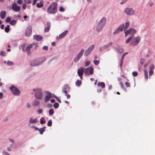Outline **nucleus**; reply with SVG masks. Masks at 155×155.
<instances>
[{"label": "nucleus", "instance_id": "f257e3e1", "mask_svg": "<svg viewBox=\"0 0 155 155\" xmlns=\"http://www.w3.org/2000/svg\"><path fill=\"white\" fill-rule=\"evenodd\" d=\"M58 4L57 2H53L47 9V12L50 14H54L57 12Z\"/></svg>", "mask_w": 155, "mask_h": 155}, {"label": "nucleus", "instance_id": "f03ea898", "mask_svg": "<svg viewBox=\"0 0 155 155\" xmlns=\"http://www.w3.org/2000/svg\"><path fill=\"white\" fill-rule=\"evenodd\" d=\"M106 22V19L105 17H103L99 22L97 27L96 30L99 32L102 29Z\"/></svg>", "mask_w": 155, "mask_h": 155}, {"label": "nucleus", "instance_id": "7ed1b4c3", "mask_svg": "<svg viewBox=\"0 0 155 155\" xmlns=\"http://www.w3.org/2000/svg\"><path fill=\"white\" fill-rule=\"evenodd\" d=\"M33 91L35 92V96L36 98L40 100L42 99L43 95L41 89H33Z\"/></svg>", "mask_w": 155, "mask_h": 155}, {"label": "nucleus", "instance_id": "20e7f679", "mask_svg": "<svg viewBox=\"0 0 155 155\" xmlns=\"http://www.w3.org/2000/svg\"><path fill=\"white\" fill-rule=\"evenodd\" d=\"M130 23L129 22H127L125 24V25H120L117 29L114 32V34H116L119 31H125V30L129 26Z\"/></svg>", "mask_w": 155, "mask_h": 155}, {"label": "nucleus", "instance_id": "39448f33", "mask_svg": "<svg viewBox=\"0 0 155 155\" xmlns=\"http://www.w3.org/2000/svg\"><path fill=\"white\" fill-rule=\"evenodd\" d=\"M141 38L140 36H138L134 38L130 43V44L132 46L137 45L140 42Z\"/></svg>", "mask_w": 155, "mask_h": 155}, {"label": "nucleus", "instance_id": "423d86ee", "mask_svg": "<svg viewBox=\"0 0 155 155\" xmlns=\"http://www.w3.org/2000/svg\"><path fill=\"white\" fill-rule=\"evenodd\" d=\"M12 93L16 95H18L20 94V92L18 88L14 86H12L10 88Z\"/></svg>", "mask_w": 155, "mask_h": 155}, {"label": "nucleus", "instance_id": "0eeeda50", "mask_svg": "<svg viewBox=\"0 0 155 155\" xmlns=\"http://www.w3.org/2000/svg\"><path fill=\"white\" fill-rule=\"evenodd\" d=\"M94 73V69L92 67L87 68L84 70V74L85 75H89L93 74Z\"/></svg>", "mask_w": 155, "mask_h": 155}, {"label": "nucleus", "instance_id": "6e6552de", "mask_svg": "<svg viewBox=\"0 0 155 155\" xmlns=\"http://www.w3.org/2000/svg\"><path fill=\"white\" fill-rule=\"evenodd\" d=\"M12 9L14 11L18 12L20 11L21 8L16 3H13L12 5Z\"/></svg>", "mask_w": 155, "mask_h": 155}, {"label": "nucleus", "instance_id": "1a4fd4ad", "mask_svg": "<svg viewBox=\"0 0 155 155\" xmlns=\"http://www.w3.org/2000/svg\"><path fill=\"white\" fill-rule=\"evenodd\" d=\"M125 12L127 15H132L134 14V11L131 8H127L125 9Z\"/></svg>", "mask_w": 155, "mask_h": 155}, {"label": "nucleus", "instance_id": "9d476101", "mask_svg": "<svg viewBox=\"0 0 155 155\" xmlns=\"http://www.w3.org/2000/svg\"><path fill=\"white\" fill-rule=\"evenodd\" d=\"M136 30L134 28H130L129 30L126 31L125 32V36H126L128 34L134 35L136 33Z\"/></svg>", "mask_w": 155, "mask_h": 155}, {"label": "nucleus", "instance_id": "9b49d317", "mask_svg": "<svg viewBox=\"0 0 155 155\" xmlns=\"http://www.w3.org/2000/svg\"><path fill=\"white\" fill-rule=\"evenodd\" d=\"M32 28L31 26H29L26 29V35L27 37L30 36L32 33Z\"/></svg>", "mask_w": 155, "mask_h": 155}, {"label": "nucleus", "instance_id": "f8f14e48", "mask_svg": "<svg viewBox=\"0 0 155 155\" xmlns=\"http://www.w3.org/2000/svg\"><path fill=\"white\" fill-rule=\"evenodd\" d=\"M84 69L83 68H81L78 70V76L80 77V78L82 79V75L84 72Z\"/></svg>", "mask_w": 155, "mask_h": 155}, {"label": "nucleus", "instance_id": "ddd939ff", "mask_svg": "<svg viewBox=\"0 0 155 155\" xmlns=\"http://www.w3.org/2000/svg\"><path fill=\"white\" fill-rule=\"evenodd\" d=\"M154 68V66L153 64H152L149 66L150 70L149 72V76H151L153 73V70Z\"/></svg>", "mask_w": 155, "mask_h": 155}, {"label": "nucleus", "instance_id": "4468645a", "mask_svg": "<svg viewBox=\"0 0 155 155\" xmlns=\"http://www.w3.org/2000/svg\"><path fill=\"white\" fill-rule=\"evenodd\" d=\"M68 32V31L67 30L64 31L60 34L57 37V38L58 39H61L62 38L65 36V35L67 34Z\"/></svg>", "mask_w": 155, "mask_h": 155}, {"label": "nucleus", "instance_id": "2eb2a0df", "mask_svg": "<svg viewBox=\"0 0 155 155\" xmlns=\"http://www.w3.org/2000/svg\"><path fill=\"white\" fill-rule=\"evenodd\" d=\"M46 25H47V27L45 28L44 31L45 32H48L50 30L51 27V23L50 22L48 21L46 22Z\"/></svg>", "mask_w": 155, "mask_h": 155}, {"label": "nucleus", "instance_id": "dca6fc26", "mask_svg": "<svg viewBox=\"0 0 155 155\" xmlns=\"http://www.w3.org/2000/svg\"><path fill=\"white\" fill-rule=\"evenodd\" d=\"M51 97V93L49 92H48L45 97V102H46L48 101Z\"/></svg>", "mask_w": 155, "mask_h": 155}, {"label": "nucleus", "instance_id": "f3484780", "mask_svg": "<svg viewBox=\"0 0 155 155\" xmlns=\"http://www.w3.org/2000/svg\"><path fill=\"white\" fill-rule=\"evenodd\" d=\"M40 64V63L38 62V60H35L32 61L31 64V66H38Z\"/></svg>", "mask_w": 155, "mask_h": 155}, {"label": "nucleus", "instance_id": "a211bd4d", "mask_svg": "<svg viewBox=\"0 0 155 155\" xmlns=\"http://www.w3.org/2000/svg\"><path fill=\"white\" fill-rule=\"evenodd\" d=\"M32 48V45H31V44L29 45L26 48V50L27 51V54L29 55L30 54H31V52L30 51V50L31 48Z\"/></svg>", "mask_w": 155, "mask_h": 155}, {"label": "nucleus", "instance_id": "6ab92c4d", "mask_svg": "<svg viewBox=\"0 0 155 155\" xmlns=\"http://www.w3.org/2000/svg\"><path fill=\"white\" fill-rule=\"evenodd\" d=\"M6 13L5 11H2L0 14L1 18L2 19H4L6 16Z\"/></svg>", "mask_w": 155, "mask_h": 155}, {"label": "nucleus", "instance_id": "aec40b11", "mask_svg": "<svg viewBox=\"0 0 155 155\" xmlns=\"http://www.w3.org/2000/svg\"><path fill=\"white\" fill-rule=\"evenodd\" d=\"M33 38L38 41H40L42 39V37L39 35H35L33 36Z\"/></svg>", "mask_w": 155, "mask_h": 155}, {"label": "nucleus", "instance_id": "412c9836", "mask_svg": "<svg viewBox=\"0 0 155 155\" xmlns=\"http://www.w3.org/2000/svg\"><path fill=\"white\" fill-rule=\"evenodd\" d=\"M43 5V2L42 1H41L40 2H38L36 4V6L38 8H40Z\"/></svg>", "mask_w": 155, "mask_h": 155}, {"label": "nucleus", "instance_id": "4be33fe9", "mask_svg": "<svg viewBox=\"0 0 155 155\" xmlns=\"http://www.w3.org/2000/svg\"><path fill=\"white\" fill-rule=\"evenodd\" d=\"M97 85L98 86L101 87L102 88H104L105 87V84L103 82H99Z\"/></svg>", "mask_w": 155, "mask_h": 155}, {"label": "nucleus", "instance_id": "5701e85b", "mask_svg": "<svg viewBox=\"0 0 155 155\" xmlns=\"http://www.w3.org/2000/svg\"><path fill=\"white\" fill-rule=\"evenodd\" d=\"M46 128V127H44L39 129V131L41 134H43V132L45 131Z\"/></svg>", "mask_w": 155, "mask_h": 155}, {"label": "nucleus", "instance_id": "b1692460", "mask_svg": "<svg viewBox=\"0 0 155 155\" xmlns=\"http://www.w3.org/2000/svg\"><path fill=\"white\" fill-rule=\"evenodd\" d=\"M63 91H70L69 86L68 85H65L64 86L63 88Z\"/></svg>", "mask_w": 155, "mask_h": 155}, {"label": "nucleus", "instance_id": "393cba45", "mask_svg": "<svg viewBox=\"0 0 155 155\" xmlns=\"http://www.w3.org/2000/svg\"><path fill=\"white\" fill-rule=\"evenodd\" d=\"M144 72L145 78V79L147 81L148 79V73L147 70L146 69H144Z\"/></svg>", "mask_w": 155, "mask_h": 155}, {"label": "nucleus", "instance_id": "a878e982", "mask_svg": "<svg viewBox=\"0 0 155 155\" xmlns=\"http://www.w3.org/2000/svg\"><path fill=\"white\" fill-rule=\"evenodd\" d=\"M84 52V50L83 49H82L80 52L79 53L78 56L81 58L83 55Z\"/></svg>", "mask_w": 155, "mask_h": 155}, {"label": "nucleus", "instance_id": "bb28decb", "mask_svg": "<svg viewBox=\"0 0 155 155\" xmlns=\"http://www.w3.org/2000/svg\"><path fill=\"white\" fill-rule=\"evenodd\" d=\"M91 52L90 51V50L88 48H87L85 50V51L84 53V56L86 57Z\"/></svg>", "mask_w": 155, "mask_h": 155}, {"label": "nucleus", "instance_id": "cd10ccee", "mask_svg": "<svg viewBox=\"0 0 155 155\" xmlns=\"http://www.w3.org/2000/svg\"><path fill=\"white\" fill-rule=\"evenodd\" d=\"M38 122L37 119H35L34 120H33L32 118H30V123H37Z\"/></svg>", "mask_w": 155, "mask_h": 155}, {"label": "nucleus", "instance_id": "c85d7f7f", "mask_svg": "<svg viewBox=\"0 0 155 155\" xmlns=\"http://www.w3.org/2000/svg\"><path fill=\"white\" fill-rule=\"evenodd\" d=\"M113 43L112 42H110L103 46L104 48H108L111 46L112 45Z\"/></svg>", "mask_w": 155, "mask_h": 155}, {"label": "nucleus", "instance_id": "c756f323", "mask_svg": "<svg viewBox=\"0 0 155 155\" xmlns=\"http://www.w3.org/2000/svg\"><path fill=\"white\" fill-rule=\"evenodd\" d=\"M39 102V101L37 100H35L33 101V105L35 106H36L38 104Z\"/></svg>", "mask_w": 155, "mask_h": 155}, {"label": "nucleus", "instance_id": "7c9ffc66", "mask_svg": "<svg viewBox=\"0 0 155 155\" xmlns=\"http://www.w3.org/2000/svg\"><path fill=\"white\" fill-rule=\"evenodd\" d=\"M95 45L93 44L91 45L88 48L91 52L94 48Z\"/></svg>", "mask_w": 155, "mask_h": 155}, {"label": "nucleus", "instance_id": "2f4dec72", "mask_svg": "<svg viewBox=\"0 0 155 155\" xmlns=\"http://www.w3.org/2000/svg\"><path fill=\"white\" fill-rule=\"evenodd\" d=\"M134 36V35H133L132 36L130 37L128 39H127L125 43L126 44L128 43L130 41L133 37Z\"/></svg>", "mask_w": 155, "mask_h": 155}, {"label": "nucleus", "instance_id": "473e14b6", "mask_svg": "<svg viewBox=\"0 0 155 155\" xmlns=\"http://www.w3.org/2000/svg\"><path fill=\"white\" fill-rule=\"evenodd\" d=\"M17 22V21L15 20H13L10 22V24L11 25H15Z\"/></svg>", "mask_w": 155, "mask_h": 155}, {"label": "nucleus", "instance_id": "72a5a7b5", "mask_svg": "<svg viewBox=\"0 0 155 155\" xmlns=\"http://www.w3.org/2000/svg\"><path fill=\"white\" fill-rule=\"evenodd\" d=\"M9 27H10V26L9 25H8L5 28V31L6 32L8 33L9 32V30H10Z\"/></svg>", "mask_w": 155, "mask_h": 155}, {"label": "nucleus", "instance_id": "f704fd0d", "mask_svg": "<svg viewBox=\"0 0 155 155\" xmlns=\"http://www.w3.org/2000/svg\"><path fill=\"white\" fill-rule=\"evenodd\" d=\"M31 45H32V48L34 47L35 49H36V48L38 47V45L37 43H33L32 44H31Z\"/></svg>", "mask_w": 155, "mask_h": 155}, {"label": "nucleus", "instance_id": "c9c22d12", "mask_svg": "<svg viewBox=\"0 0 155 155\" xmlns=\"http://www.w3.org/2000/svg\"><path fill=\"white\" fill-rule=\"evenodd\" d=\"M40 123L41 124H45V118L42 117L40 119Z\"/></svg>", "mask_w": 155, "mask_h": 155}, {"label": "nucleus", "instance_id": "e433bc0d", "mask_svg": "<svg viewBox=\"0 0 155 155\" xmlns=\"http://www.w3.org/2000/svg\"><path fill=\"white\" fill-rule=\"evenodd\" d=\"M124 56H123V55L122 57V58H121V61H120V68L121 69L122 68V64H123V59H124Z\"/></svg>", "mask_w": 155, "mask_h": 155}, {"label": "nucleus", "instance_id": "4c0bfd02", "mask_svg": "<svg viewBox=\"0 0 155 155\" xmlns=\"http://www.w3.org/2000/svg\"><path fill=\"white\" fill-rule=\"evenodd\" d=\"M53 105L54 108L55 109H57L58 108L59 106V104L58 103L56 102Z\"/></svg>", "mask_w": 155, "mask_h": 155}, {"label": "nucleus", "instance_id": "58836bf2", "mask_svg": "<svg viewBox=\"0 0 155 155\" xmlns=\"http://www.w3.org/2000/svg\"><path fill=\"white\" fill-rule=\"evenodd\" d=\"M100 62V61L99 60H94L93 61L94 63L96 65H98L99 64Z\"/></svg>", "mask_w": 155, "mask_h": 155}, {"label": "nucleus", "instance_id": "ea45409f", "mask_svg": "<svg viewBox=\"0 0 155 155\" xmlns=\"http://www.w3.org/2000/svg\"><path fill=\"white\" fill-rule=\"evenodd\" d=\"M47 125L48 126H49V127L51 126H52V121L51 120H49L48 121V122Z\"/></svg>", "mask_w": 155, "mask_h": 155}, {"label": "nucleus", "instance_id": "a19ab883", "mask_svg": "<svg viewBox=\"0 0 155 155\" xmlns=\"http://www.w3.org/2000/svg\"><path fill=\"white\" fill-rule=\"evenodd\" d=\"M81 84V81L77 80L76 82V84L77 86H79Z\"/></svg>", "mask_w": 155, "mask_h": 155}, {"label": "nucleus", "instance_id": "79ce46f5", "mask_svg": "<svg viewBox=\"0 0 155 155\" xmlns=\"http://www.w3.org/2000/svg\"><path fill=\"white\" fill-rule=\"evenodd\" d=\"M81 58H80L78 56L75 58L74 60V61L75 62H78L80 59Z\"/></svg>", "mask_w": 155, "mask_h": 155}, {"label": "nucleus", "instance_id": "37998d69", "mask_svg": "<svg viewBox=\"0 0 155 155\" xmlns=\"http://www.w3.org/2000/svg\"><path fill=\"white\" fill-rule=\"evenodd\" d=\"M49 114L51 115H52L54 113V111L53 109H50L49 111Z\"/></svg>", "mask_w": 155, "mask_h": 155}, {"label": "nucleus", "instance_id": "c03bdc74", "mask_svg": "<svg viewBox=\"0 0 155 155\" xmlns=\"http://www.w3.org/2000/svg\"><path fill=\"white\" fill-rule=\"evenodd\" d=\"M132 75L134 77L137 76L138 75V73L137 71H134L132 72Z\"/></svg>", "mask_w": 155, "mask_h": 155}, {"label": "nucleus", "instance_id": "a18cd8bd", "mask_svg": "<svg viewBox=\"0 0 155 155\" xmlns=\"http://www.w3.org/2000/svg\"><path fill=\"white\" fill-rule=\"evenodd\" d=\"M120 86L121 88L122 89H123L124 90H126L124 85L123 83L122 82H120Z\"/></svg>", "mask_w": 155, "mask_h": 155}, {"label": "nucleus", "instance_id": "49530a36", "mask_svg": "<svg viewBox=\"0 0 155 155\" xmlns=\"http://www.w3.org/2000/svg\"><path fill=\"white\" fill-rule=\"evenodd\" d=\"M125 85L126 87H130V83L128 82H126L125 83Z\"/></svg>", "mask_w": 155, "mask_h": 155}, {"label": "nucleus", "instance_id": "de8ad7c7", "mask_svg": "<svg viewBox=\"0 0 155 155\" xmlns=\"http://www.w3.org/2000/svg\"><path fill=\"white\" fill-rule=\"evenodd\" d=\"M117 50L120 53H122L124 51L123 49L121 48H119Z\"/></svg>", "mask_w": 155, "mask_h": 155}, {"label": "nucleus", "instance_id": "09e8293b", "mask_svg": "<svg viewBox=\"0 0 155 155\" xmlns=\"http://www.w3.org/2000/svg\"><path fill=\"white\" fill-rule=\"evenodd\" d=\"M7 64L9 65H12L13 64V63L10 61H8Z\"/></svg>", "mask_w": 155, "mask_h": 155}, {"label": "nucleus", "instance_id": "8fccbe9b", "mask_svg": "<svg viewBox=\"0 0 155 155\" xmlns=\"http://www.w3.org/2000/svg\"><path fill=\"white\" fill-rule=\"evenodd\" d=\"M145 61L144 59L143 58H141L140 60V63L142 64H143Z\"/></svg>", "mask_w": 155, "mask_h": 155}, {"label": "nucleus", "instance_id": "3c124183", "mask_svg": "<svg viewBox=\"0 0 155 155\" xmlns=\"http://www.w3.org/2000/svg\"><path fill=\"white\" fill-rule=\"evenodd\" d=\"M11 18L9 17H8L5 19V21L7 22H9L11 20Z\"/></svg>", "mask_w": 155, "mask_h": 155}, {"label": "nucleus", "instance_id": "603ef678", "mask_svg": "<svg viewBox=\"0 0 155 155\" xmlns=\"http://www.w3.org/2000/svg\"><path fill=\"white\" fill-rule=\"evenodd\" d=\"M90 64V61H87L85 62V66H88Z\"/></svg>", "mask_w": 155, "mask_h": 155}, {"label": "nucleus", "instance_id": "864d4df0", "mask_svg": "<svg viewBox=\"0 0 155 155\" xmlns=\"http://www.w3.org/2000/svg\"><path fill=\"white\" fill-rule=\"evenodd\" d=\"M44 50H45L46 51H47L48 49V46H44L43 47V48H42Z\"/></svg>", "mask_w": 155, "mask_h": 155}, {"label": "nucleus", "instance_id": "5fc2aeb1", "mask_svg": "<svg viewBox=\"0 0 155 155\" xmlns=\"http://www.w3.org/2000/svg\"><path fill=\"white\" fill-rule=\"evenodd\" d=\"M59 11L60 12H63L64 11V9L62 6H61L60 8Z\"/></svg>", "mask_w": 155, "mask_h": 155}, {"label": "nucleus", "instance_id": "6e6d98bb", "mask_svg": "<svg viewBox=\"0 0 155 155\" xmlns=\"http://www.w3.org/2000/svg\"><path fill=\"white\" fill-rule=\"evenodd\" d=\"M0 55L2 56H5V54L4 52L2 51H1L0 52Z\"/></svg>", "mask_w": 155, "mask_h": 155}, {"label": "nucleus", "instance_id": "4d7b16f0", "mask_svg": "<svg viewBox=\"0 0 155 155\" xmlns=\"http://www.w3.org/2000/svg\"><path fill=\"white\" fill-rule=\"evenodd\" d=\"M25 2L26 3L30 4L31 2V0H25Z\"/></svg>", "mask_w": 155, "mask_h": 155}, {"label": "nucleus", "instance_id": "13d9d810", "mask_svg": "<svg viewBox=\"0 0 155 155\" xmlns=\"http://www.w3.org/2000/svg\"><path fill=\"white\" fill-rule=\"evenodd\" d=\"M54 98H56L57 101L60 103H61V100L58 98V97H56V96H54Z\"/></svg>", "mask_w": 155, "mask_h": 155}, {"label": "nucleus", "instance_id": "bf43d9fd", "mask_svg": "<svg viewBox=\"0 0 155 155\" xmlns=\"http://www.w3.org/2000/svg\"><path fill=\"white\" fill-rule=\"evenodd\" d=\"M127 0H122V1L120 3V4H123L124 3L126 2Z\"/></svg>", "mask_w": 155, "mask_h": 155}, {"label": "nucleus", "instance_id": "052dcab7", "mask_svg": "<svg viewBox=\"0 0 155 155\" xmlns=\"http://www.w3.org/2000/svg\"><path fill=\"white\" fill-rule=\"evenodd\" d=\"M26 4H23V5H22V8L23 9L25 10L26 9Z\"/></svg>", "mask_w": 155, "mask_h": 155}, {"label": "nucleus", "instance_id": "680f3d73", "mask_svg": "<svg viewBox=\"0 0 155 155\" xmlns=\"http://www.w3.org/2000/svg\"><path fill=\"white\" fill-rule=\"evenodd\" d=\"M3 153L4 154H5V155H10L7 152H6L5 150H4V151H3Z\"/></svg>", "mask_w": 155, "mask_h": 155}, {"label": "nucleus", "instance_id": "e2e57ef3", "mask_svg": "<svg viewBox=\"0 0 155 155\" xmlns=\"http://www.w3.org/2000/svg\"><path fill=\"white\" fill-rule=\"evenodd\" d=\"M17 3L19 4H21L22 2V1L21 0H18Z\"/></svg>", "mask_w": 155, "mask_h": 155}, {"label": "nucleus", "instance_id": "0e129e2a", "mask_svg": "<svg viewBox=\"0 0 155 155\" xmlns=\"http://www.w3.org/2000/svg\"><path fill=\"white\" fill-rule=\"evenodd\" d=\"M38 113L39 114H41V113L42 112L43 110H42V109H40L38 110Z\"/></svg>", "mask_w": 155, "mask_h": 155}, {"label": "nucleus", "instance_id": "69168bd1", "mask_svg": "<svg viewBox=\"0 0 155 155\" xmlns=\"http://www.w3.org/2000/svg\"><path fill=\"white\" fill-rule=\"evenodd\" d=\"M38 0H34L32 3V5H34L36 3V2Z\"/></svg>", "mask_w": 155, "mask_h": 155}, {"label": "nucleus", "instance_id": "338daca9", "mask_svg": "<svg viewBox=\"0 0 155 155\" xmlns=\"http://www.w3.org/2000/svg\"><path fill=\"white\" fill-rule=\"evenodd\" d=\"M70 91H63L62 90V92H64L65 94L66 95V94H67V93L68 92H69Z\"/></svg>", "mask_w": 155, "mask_h": 155}, {"label": "nucleus", "instance_id": "774afa93", "mask_svg": "<svg viewBox=\"0 0 155 155\" xmlns=\"http://www.w3.org/2000/svg\"><path fill=\"white\" fill-rule=\"evenodd\" d=\"M3 96V93L2 92H0V99H2Z\"/></svg>", "mask_w": 155, "mask_h": 155}]
</instances>
